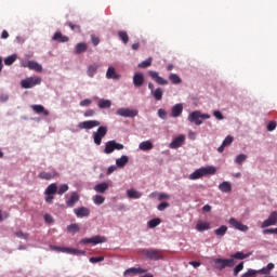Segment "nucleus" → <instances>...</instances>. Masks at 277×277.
<instances>
[{
	"instance_id": "24",
	"label": "nucleus",
	"mask_w": 277,
	"mask_h": 277,
	"mask_svg": "<svg viewBox=\"0 0 277 277\" xmlns=\"http://www.w3.org/2000/svg\"><path fill=\"white\" fill-rule=\"evenodd\" d=\"M52 40L64 43V42H68L70 38H68V36H64L61 31H56L53 35Z\"/></svg>"
},
{
	"instance_id": "1",
	"label": "nucleus",
	"mask_w": 277,
	"mask_h": 277,
	"mask_svg": "<svg viewBox=\"0 0 277 277\" xmlns=\"http://www.w3.org/2000/svg\"><path fill=\"white\" fill-rule=\"evenodd\" d=\"M215 172H217V169H215V167H203L200 169L195 170L189 176L188 179L190 181H198V179H202V176H209L215 174Z\"/></svg>"
},
{
	"instance_id": "38",
	"label": "nucleus",
	"mask_w": 277,
	"mask_h": 277,
	"mask_svg": "<svg viewBox=\"0 0 277 277\" xmlns=\"http://www.w3.org/2000/svg\"><path fill=\"white\" fill-rule=\"evenodd\" d=\"M169 80L171 81V83H173L174 85H177L179 83H183V80L181 79V77L176 74H170L169 76Z\"/></svg>"
},
{
	"instance_id": "3",
	"label": "nucleus",
	"mask_w": 277,
	"mask_h": 277,
	"mask_svg": "<svg viewBox=\"0 0 277 277\" xmlns=\"http://www.w3.org/2000/svg\"><path fill=\"white\" fill-rule=\"evenodd\" d=\"M140 254L146 256L149 261H161L163 259V251L159 249H143Z\"/></svg>"
},
{
	"instance_id": "50",
	"label": "nucleus",
	"mask_w": 277,
	"mask_h": 277,
	"mask_svg": "<svg viewBox=\"0 0 277 277\" xmlns=\"http://www.w3.org/2000/svg\"><path fill=\"white\" fill-rule=\"evenodd\" d=\"M68 233H79V225L78 224H70L67 226Z\"/></svg>"
},
{
	"instance_id": "25",
	"label": "nucleus",
	"mask_w": 277,
	"mask_h": 277,
	"mask_svg": "<svg viewBox=\"0 0 277 277\" xmlns=\"http://www.w3.org/2000/svg\"><path fill=\"white\" fill-rule=\"evenodd\" d=\"M109 189V183L103 182L94 186V190L97 194H105Z\"/></svg>"
},
{
	"instance_id": "60",
	"label": "nucleus",
	"mask_w": 277,
	"mask_h": 277,
	"mask_svg": "<svg viewBox=\"0 0 277 277\" xmlns=\"http://www.w3.org/2000/svg\"><path fill=\"white\" fill-rule=\"evenodd\" d=\"M213 116L216 118V120H224V115L220 110H214Z\"/></svg>"
},
{
	"instance_id": "7",
	"label": "nucleus",
	"mask_w": 277,
	"mask_h": 277,
	"mask_svg": "<svg viewBox=\"0 0 277 277\" xmlns=\"http://www.w3.org/2000/svg\"><path fill=\"white\" fill-rule=\"evenodd\" d=\"M107 135V127L101 126L98 127L96 132H93V141L96 146H101L103 144V137Z\"/></svg>"
},
{
	"instance_id": "42",
	"label": "nucleus",
	"mask_w": 277,
	"mask_h": 277,
	"mask_svg": "<svg viewBox=\"0 0 277 277\" xmlns=\"http://www.w3.org/2000/svg\"><path fill=\"white\" fill-rule=\"evenodd\" d=\"M68 189H70L68 184H62L58 188H56V193L58 196H63V194H66V192H68Z\"/></svg>"
},
{
	"instance_id": "56",
	"label": "nucleus",
	"mask_w": 277,
	"mask_h": 277,
	"mask_svg": "<svg viewBox=\"0 0 277 277\" xmlns=\"http://www.w3.org/2000/svg\"><path fill=\"white\" fill-rule=\"evenodd\" d=\"M233 140H234L233 136L230 135L226 136L222 143L223 146H230V144H233Z\"/></svg>"
},
{
	"instance_id": "16",
	"label": "nucleus",
	"mask_w": 277,
	"mask_h": 277,
	"mask_svg": "<svg viewBox=\"0 0 277 277\" xmlns=\"http://www.w3.org/2000/svg\"><path fill=\"white\" fill-rule=\"evenodd\" d=\"M229 224L230 226L236 228V230H241V233H248V225H245L243 223L237 221L234 217L229 219Z\"/></svg>"
},
{
	"instance_id": "4",
	"label": "nucleus",
	"mask_w": 277,
	"mask_h": 277,
	"mask_svg": "<svg viewBox=\"0 0 277 277\" xmlns=\"http://www.w3.org/2000/svg\"><path fill=\"white\" fill-rule=\"evenodd\" d=\"M212 263H214L215 269H226V267H235V260L233 259H213Z\"/></svg>"
},
{
	"instance_id": "11",
	"label": "nucleus",
	"mask_w": 277,
	"mask_h": 277,
	"mask_svg": "<svg viewBox=\"0 0 277 277\" xmlns=\"http://www.w3.org/2000/svg\"><path fill=\"white\" fill-rule=\"evenodd\" d=\"M54 250H56V252H64L65 254H85V251L82 250H77L75 248H70V247H54Z\"/></svg>"
},
{
	"instance_id": "59",
	"label": "nucleus",
	"mask_w": 277,
	"mask_h": 277,
	"mask_svg": "<svg viewBox=\"0 0 277 277\" xmlns=\"http://www.w3.org/2000/svg\"><path fill=\"white\" fill-rule=\"evenodd\" d=\"M90 105H92V100H90V98H85L80 102L81 107H90Z\"/></svg>"
},
{
	"instance_id": "45",
	"label": "nucleus",
	"mask_w": 277,
	"mask_h": 277,
	"mask_svg": "<svg viewBox=\"0 0 277 277\" xmlns=\"http://www.w3.org/2000/svg\"><path fill=\"white\" fill-rule=\"evenodd\" d=\"M67 25L71 29V31H76V34H81V26L72 24V22H68Z\"/></svg>"
},
{
	"instance_id": "49",
	"label": "nucleus",
	"mask_w": 277,
	"mask_h": 277,
	"mask_svg": "<svg viewBox=\"0 0 277 277\" xmlns=\"http://www.w3.org/2000/svg\"><path fill=\"white\" fill-rule=\"evenodd\" d=\"M256 271L255 269H248V272L243 273L241 277H256Z\"/></svg>"
},
{
	"instance_id": "62",
	"label": "nucleus",
	"mask_w": 277,
	"mask_h": 277,
	"mask_svg": "<svg viewBox=\"0 0 277 277\" xmlns=\"http://www.w3.org/2000/svg\"><path fill=\"white\" fill-rule=\"evenodd\" d=\"M15 235L21 239H27V237H29V234H25L22 230L16 232Z\"/></svg>"
},
{
	"instance_id": "22",
	"label": "nucleus",
	"mask_w": 277,
	"mask_h": 277,
	"mask_svg": "<svg viewBox=\"0 0 277 277\" xmlns=\"http://www.w3.org/2000/svg\"><path fill=\"white\" fill-rule=\"evenodd\" d=\"M183 114V104H175L171 109V116L179 118Z\"/></svg>"
},
{
	"instance_id": "53",
	"label": "nucleus",
	"mask_w": 277,
	"mask_h": 277,
	"mask_svg": "<svg viewBox=\"0 0 277 277\" xmlns=\"http://www.w3.org/2000/svg\"><path fill=\"white\" fill-rule=\"evenodd\" d=\"M262 233L263 235H277V227L263 229Z\"/></svg>"
},
{
	"instance_id": "15",
	"label": "nucleus",
	"mask_w": 277,
	"mask_h": 277,
	"mask_svg": "<svg viewBox=\"0 0 277 277\" xmlns=\"http://www.w3.org/2000/svg\"><path fill=\"white\" fill-rule=\"evenodd\" d=\"M146 269L140 267H131L124 271L123 276L126 277H133L140 274H146Z\"/></svg>"
},
{
	"instance_id": "6",
	"label": "nucleus",
	"mask_w": 277,
	"mask_h": 277,
	"mask_svg": "<svg viewBox=\"0 0 277 277\" xmlns=\"http://www.w3.org/2000/svg\"><path fill=\"white\" fill-rule=\"evenodd\" d=\"M114 150H124V145L114 140L106 142L105 148H104L105 155H111Z\"/></svg>"
},
{
	"instance_id": "64",
	"label": "nucleus",
	"mask_w": 277,
	"mask_h": 277,
	"mask_svg": "<svg viewBox=\"0 0 277 277\" xmlns=\"http://www.w3.org/2000/svg\"><path fill=\"white\" fill-rule=\"evenodd\" d=\"M158 200H170V195H168L166 193H161L158 196Z\"/></svg>"
},
{
	"instance_id": "47",
	"label": "nucleus",
	"mask_w": 277,
	"mask_h": 277,
	"mask_svg": "<svg viewBox=\"0 0 277 277\" xmlns=\"http://www.w3.org/2000/svg\"><path fill=\"white\" fill-rule=\"evenodd\" d=\"M93 202H94V205L101 206V205H103V202H105V197H103L101 195H95L93 197Z\"/></svg>"
},
{
	"instance_id": "58",
	"label": "nucleus",
	"mask_w": 277,
	"mask_h": 277,
	"mask_svg": "<svg viewBox=\"0 0 277 277\" xmlns=\"http://www.w3.org/2000/svg\"><path fill=\"white\" fill-rule=\"evenodd\" d=\"M168 207H170L169 202H161L160 205H158L157 209L158 211H166V209H168Z\"/></svg>"
},
{
	"instance_id": "2",
	"label": "nucleus",
	"mask_w": 277,
	"mask_h": 277,
	"mask_svg": "<svg viewBox=\"0 0 277 277\" xmlns=\"http://www.w3.org/2000/svg\"><path fill=\"white\" fill-rule=\"evenodd\" d=\"M211 118V115L209 114H202L200 110H194L188 115V122H193L197 127H200L202 124V120H209Z\"/></svg>"
},
{
	"instance_id": "37",
	"label": "nucleus",
	"mask_w": 277,
	"mask_h": 277,
	"mask_svg": "<svg viewBox=\"0 0 277 277\" xmlns=\"http://www.w3.org/2000/svg\"><path fill=\"white\" fill-rule=\"evenodd\" d=\"M228 230V227L226 225H222L221 227L216 228L214 230L216 237H224Z\"/></svg>"
},
{
	"instance_id": "52",
	"label": "nucleus",
	"mask_w": 277,
	"mask_h": 277,
	"mask_svg": "<svg viewBox=\"0 0 277 277\" xmlns=\"http://www.w3.org/2000/svg\"><path fill=\"white\" fill-rule=\"evenodd\" d=\"M91 42L93 47H98V44H101V39L96 35H91Z\"/></svg>"
},
{
	"instance_id": "34",
	"label": "nucleus",
	"mask_w": 277,
	"mask_h": 277,
	"mask_svg": "<svg viewBox=\"0 0 277 277\" xmlns=\"http://www.w3.org/2000/svg\"><path fill=\"white\" fill-rule=\"evenodd\" d=\"M274 267H275L274 263H268L266 267H263V268L258 269L255 272H258L256 275L258 274L267 275V274H271V272H272V269H274Z\"/></svg>"
},
{
	"instance_id": "13",
	"label": "nucleus",
	"mask_w": 277,
	"mask_h": 277,
	"mask_svg": "<svg viewBox=\"0 0 277 277\" xmlns=\"http://www.w3.org/2000/svg\"><path fill=\"white\" fill-rule=\"evenodd\" d=\"M95 127H101V121L98 120H88V121H82L78 124V128L83 130V129H94Z\"/></svg>"
},
{
	"instance_id": "44",
	"label": "nucleus",
	"mask_w": 277,
	"mask_h": 277,
	"mask_svg": "<svg viewBox=\"0 0 277 277\" xmlns=\"http://www.w3.org/2000/svg\"><path fill=\"white\" fill-rule=\"evenodd\" d=\"M147 224L149 228H157L161 224V219H153Z\"/></svg>"
},
{
	"instance_id": "29",
	"label": "nucleus",
	"mask_w": 277,
	"mask_h": 277,
	"mask_svg": "<svg viewBox=\"0 0 277 277\" xmlns=\"http://www.w3.org/2000/svg\"><path fill=\"white\" fill-rule=\"evenodd\" d=\"M106 78L107 79H115V80H118L120 79V75H118L116 72V68L114 67H108L107 71H106Z\"/></svg>"
},
{
	"instance_id": "57",
	"label": "nucleus",
	"mask_w": 277,
	"mask_h": 277,
	"mask_svg": "<svg viewBox=\"0 0 277 277\" xmlns=\"http://www.w3.org/2000/svg\"><path fill=\"white\" fill-rule=\"evenodd\" d=\"M90 263H102V261H105V256H96V258H90Z\"/></svg>"
},
{
	"instance_id": "28",
	"label": "nucleus",
	"mask_w": 277,
	"mask_h": 277,
	"mask_svg": "<svg viewBox=\"0 0 277 277\" xmlns=\"http://www.w3.org/2000/svg\"><path fill=\"white\" fill-rule=\"evenodd\" d=\"M127 196L131 200H140V198L142 197V193L131 188L127 190Z\"/></svg>"
},
{
	"instance_id": "55",
	"label": "nucleus",
	"mask_w": 277,
	"mask_h": 277,
	"mask_svg": "<svg viewBox=\"0 0 277 277\" xmlns=\"http://www.w3.org/2000/svg\"><path fill=\"white\" fill-rule=\"evenodd\" d=\"M55 199V195L53 194H45V202L48 205H53V200Z\"/></svg>"
},
{
	"instance_id": "18",
	"label": "nucleus",
	"mask_w": 277,
	"mask_h": 277,
	"mask_svg": "<svg viewBox=\"0 0 277 277\" xmlns=\"http://www.w3.org/2000/svg\"><path fill=\"white\" fill-rule=\"evenodd\" d=\"M74 213L78 217H89L90 216V209H88L87 207L76 208V209H74Z\"/></svg>"
},
{
	"instance_id": "54",
	"label": "nucleus",
	"mask_w": 277,
	"mask_h": 277,
	"mask_svg": "<svg viewBox=\"0 0 277 277\" xmlns=\"http://www.w3.org/2000/svg\"><path fill=\"white\" fill-rule=\"evenodd\" d=\"M158 116L159 118H161V120H166L168 118V113L166 111V109L160 108L158 109Z\"/></svg>"
},
{
	"instance_id": "46",
	"label": "nucleus",
	"mask_w": 277,
	"mask_h": 277,
	"mask_svg": "<svg viewBox=\"0 0 277 277\" xmlns=\"http://www.w3.org/2000/svg\"><path fill=\"white\" fill-rule=\"evenodd\" d=\"M153 64V57H148L146 61H143L138 64V68H148V66H151Z\"/></svg>"
},
{
	"instance_id": "21",
	"label": "nucleus",
	"mask_w": 277,
	"mask_h": 277,
	"mask_svg": "<svg viewBox=\"0 0 277 277\" xmlns=\"http://www.w3.org/2000/svg\"><path fill=\"white\" fill-rule=\"evenodd\" d=\"M88 51V43L80 42L75 47L74 53L76 55H81L82 53H85Z\"/></svg>"
},
{
	"instance_id": "17",
	"label": "nucleus",
	"mask_w": 277,
	"mask_h": 277,
	"mask_svg": "<svg viewBox=\"0 0 277 277\" xmlns=\"http://www.w3.org/2000/svg\"><path fill=\"white\" fill-rule=\"evenodd\" d=\"M60 174L56 171H42L38 174V177L41 179V181H51L55 179V176H58Z\"/></svg>"
},
{
	"instance_id": "8",
	"label": "nucleus",
	"mask_w": 277,
	"mask_h": 277,
	"mask_svg": "<svg viewBox=\"0 0 277 277\" xmlns=\"http://www.w3.org/2000/svg\"><path fill=\"white\" fill-rule=\"evenodd\" d=\"M140 111L137 109L131 108H118L116 110L117 116H121L122 118H135Z\"/></svg>"
},
{
	"instance_id": "63",
	"label": "nucleus",
	"mask_w": 277,
	"mask_h": 277,
	"mask_svg": "<svg viewBox=\"0 0 277 277\" xmlns=\"http://www.w3.org/2000/svg\"><path fill=\"white\" fill-rule=\"evenodd\" d=\"M44 222H47V224H53V216L51 214H44Z\"/></svg>"
},
{
	"instance_id": "32",
	"label": "nucleus",
	"mask_w": 277,
	"mask_h": 277,
	"mask_svg": "<svg viewBox=\"0 0 277 277\" xmlns=\"http://www.w3.org/2000/svg\"><path fill=\"white\" fill-rule=\"evenodd\" d=\"M249 256H250V253H243L241 251H238L230 255L233 261H235V259H237L238 261H243L245 259H248Z\"/></svg>"
},
{
	"instance_id": "19",
	"label": "nucleus",
	"mask_w": 277,
	"mask_h": 277,
	"mask_svg": "<svg viewBox=\"0 0 277 277\" xmlns=\"http://www.w3.org/2000/svg\"><path fill=\"white\" fill-rule=\"evenodd\" d=\"M133 83L135 88H142L144 85V75L140 72L134 74Z\"/></svg>"
},
{
	"instance_id": "39",
	"label": "nucleus",
	"mask_w": 277,
	"mask_h": 277,
	"mask_svg": "<svg viewBox=\"0 0 277 277\" xmlns=\"http://www.w3.org/2000/svg\"><path fill=\"white\" fill-rule=\"evenodd\" d=\"M119 39L123 42V44H129V34L124 30L118 31Z\"/></svg>"
},
{
	"instance_id": "33",
	"label": "nucleus",
	"mask_w": 277,
	"mask_h": 277,
	"mask_svg": "<svg viewBox=\"0 0 277 277\" xmlns=\"http://www.w3.org/2000/svg\"><path fill=\"white\" fill-rule=\"evenodd\" d=\"M138 148H140V150H144V151H146V150H153L154 145H153V142H150V141H144V142H142V143L138 145Z\"/></svg>"
},
{
	"instance_id": "43",
	"label": "nucleus",
	"mask_w": 277,
	"mask_h": 277,
	"mask_svg": "<svg viewBox=\"0 0 277 277\" xmlns=\"http://www.w3.org/2000/svg\"><path fill=\"white\" fill-rule=\"evenodd\" d=\"M16 57H17L16 54H12V55L8 56L4 60L5 66H12V64L16 62Z\"/></svg>"
},
{
	"instance_id": "9",
	"label": "nucleus",
	"mask_w": 277,
	"mask_h": 277,
	"mask_svg": "<svg viewBox=\"0 0 277 277\" xmlns=\"http://www.w3.org/2000/svg\"><path fill=\"white\" fill-rule=\"evenodd\" d=\"M107 239L103 236H93L91 238H83L80 240L82 246H88V243H92L93 246H97V243H105Z\"/></svg>"
},
{
	"instance_id": "36",
	"label": "nucleus",
	"mask_w": 277,
	"mask_h": 277,
	"mask_svg": "<svg viewBox=\"0 0 277 277\" xmlns=\"http://www.w3.org/2000/svg\"><path fill=\"white\" fill-rule=\"evenodd\" d=\"M209 228H211V224L208 222L197 223V225H196V229L199 230V233L209 230Z\"/></svg>"
},
{
	"instance_id": "26",
	"label": "nucleus",
	"mask_w": 277,
	"mask_h": 277,
	"mask_svg": "<svg viewBox=\"0 0 277 277\" xmlns=\"http://www.w3.org/2000/svg\"><path fill=\"white\" fill-rule=\"evenodd\" d=\"M219 189L224 194H230L233 192V185L230 182H223L219 185Z\"/></svg>"
},
{
	"instance_id": "40",
	"label": "nucleus",
	"mask_w": 277,
	"mask_h": 277,
	"mask_svg": "<svg viewBox=\"0 0 277 277\" xmlns=\"http://www.w3.org/2000/svg\"><path fill=\"white\" fill-rule=\"evenodd\" d=\"M97 70H98V65L96 64L90 65L87 70L88 77H94Z\"/></svg>"
},
{
	"instance_id": "30",
	"label": "nucleus",
	"mask_w": 277,
	"mask_h": 277,
	"mask_svg": "<svg viewBox=\"0 0 277 277\" xmlns=\"http://www.w3.org/2000/svg\"><path fill=\"white\" fill-rule=\"evenodd\" d=\"M100 109H109L111 107V100L101 98L97 103Z\"/></svg>"
},
{
	"instance_id": "35",
	"label": "nucleus",
	"mask_w": 277,
	"mask_h": 277,
	"mask_svg": "<svg viewBox=\"0 0 277 277\" xmlns=\"http://www.w3.org/2000/svg\"><path fill=\"white\" fill-rule=\"evenodd\" d=\"M151 96H154L155 101H161L163 98V89L157 88L151 92Z\"/></svg>"
},
{
	"instance_id": "10",
	"label": "nucleus",
	"mask_w": 277,
	"mask_h": 277,
	"mask_svg": "<svg viewBox=\"0 0 277 277\" xmlns=\"http://www.w3.org/2000/svg\"><path fill=\"white\" fill-rule=\"evenodd\" d=\"M277 224V211H274L269 216L262 222L261 228H269V226H276Z\"/></svg>"
},
{
	"instance_id": "20",
	"label": "nucleus",
	"mask_w": 277,
	"mask_h": 277,
	"mask_svg": "<svg viewBox=\"0 0 277 277\" xmlns=\"http://www.w3.org/2000/svg\"><path fill=\"white\" fill-rule=\"evenodd\" d=\"M26 68H29V70H35L36 72H42V65L36 61H29Z\"/></svg>"
},
{
	"instance_id": "31",
	"label": "nucleus",
	"mask_w": 277,
	"mask_h": 277,
	"mask_svg": "<svg viewBox=\"0 0 277 277\" xmlns=\"http://www.w3.org/2000/svg\"><path fill=\"white\" fill-rule=\"evenodd\" d=\"M129 163V156H121L116 160L117 168H124Z\"/></svg>"
},
{
	"instance_id": "41",
	"label": "nucleus",
	"mask_w": 277,
	"mask_h": 277,
	"mask_svg": "<svg viewBox=\"0 0 277 277\" xmlns=\"http://www.w3.org/2000/svg\"><path fill=\"white\" fill-rule=\"evenodd\" d=\"M44 194H52V195L57 194V184L56 183L50 184L44 190Z\"/></svg>"
},
{
	"instance_id": "61",
	"label": "nucleus",
	"mask_w": 277,
	"mask_h": 277,
	"mask_svg": "<svg viewBox=\"0 0 277 277\" xmlns=\"http://www.w3.org/2000/svg\"><path fill=\"white\" fill-rule=\"evenodd\" d=\"M276 127H277L276 121H271V122L267 124V131H276Z\"/></svg>"
},
{
	"instance_id": "5",
	"label": "nucleus",
	"mask_w": 277,
	"mask_h": 277,
	"mask_svg": "<svg viewBox=\"0 0 277 277\" xmlns=\"http://www.w3.org/2000/svg\"><path fill=\"white\" fill-rule=\"evenodd\" d=\"M42 83V78L40 77H29L21 81L22 88L24 90H29L35 88V85H40Z\"/></svg>"
},
{
	"instance_id": "48",
	"label": "nucleus",
	"mask_w": 277,
	"mask_h": 277,
	"mask_svg": "<svg viewBox=\"0 0 277 277\" xmlns=\"http://www.w3.org/2000/svg\"><path fill=\"white\" fill-rule=\"evenodd\" d=\"M246 159H248V156L246 154H240L236 157L235 161H236V163L241 166V163H243V161H246Z\"/></svg>"
},
{
	"instance_id": "23",
	"label": "nucleus",
	"mask_w": 277,
	"mask_h": 277,
	"mask_svg": "<svg viewBox=\"0 0 277 277\" xmlns=\"http://www.w3.org/2000/svg\"><path fill=\"white\" fill-rule=\"evenodd\" d=\"M79 200V194L76 192L70 194V198L66 201V206L70 209L77 205V201Z\"/></svg>"
},
{
	"instance_id": "51",
	"label": "nucleus",
	"mask_w": 277,
	"mask_h": 277,
	"mask_svg": "<svg viewBox=\"0 0 277 277\" xmlns=\"http://www.w3.org/2000/svg\"><path fill=\"white\" fill-rule=\"evenodd\" d=\"M243 271V262H240L236 267L234 268V276H238L239 272Z\"/></svg>"
},
{
	"instance_id": "12",
	"label": "nucleus",
	"mask_w": 277,
	"mask_h": 277,
	"mask_svg": "<svg viewBox=\"0 0 277 277\" xmlns=\"http://www.w3.org/2000/svg\"><path fill=\"white\" fill-rule=\"evenodd\" d=\"M148 75L153 79V81H156L158 83V85H168V80L159 76V72L155 70H149Z\"/></svg>"
},
{
	"instance_id": "27",
	"label": "nucleus",
	"mask_w": 277,
	"mask_h": 277,
	"mask_svg": "<svg viewBox=\"0 0 277 277\" xmlns=\"http://www.w3.org/2000/svg\"><path fill=\"white\" fill-rule=\"evenodd\" d=\"M30 107L32 111H35V114H43V116H49V110H47L42 105L35 104V105H31Z\"/></svg>"
},
{
	"instance_id": "14",
	"label": "nucleus",
	"mask_w": 277,
	"mask_h": 277,
	"mask_svg": "<svg viewBox=\"0 0 277 277\" xmlns=\"http://www.w3.org/2000/svg\"><path fill=\"white\" fill-rule=\"evenodd\" d=\"M185 144V134H180L177 137L173 138L170 143L169 148L176 149L181 148Z\"/></svg>"
}]
</instances>
